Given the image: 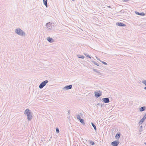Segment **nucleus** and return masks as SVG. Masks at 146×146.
<instances>
[{"instance_id": "1", "label": "nucleus", "mask_w": 146, "mask_h": 146, "mask_svg": "<svg viewBox=\"0 0 146 146\" xmlns=\"http://www.w3.org/2000/svg\"><path fill=\"white\" fill-rule=\"evenodd\" d=\"M15 33L19 35L23 36H25V32L19 28H18L15 29Z\"/></svg>"}, {"instance_id": "2", "label": "nucleus", "mask_w": 146, "mask_h": 146, "mask_svg": "<svg viewBox=\"0 0 146 146\" xmlns=\"http://www.w3.org/2000/svg\"><path fill=\"white\" fill-rule=\"evenodd\" d=\"M31 113V111L29 109H27L25 111L24 113L27 115L28 120L30 121L32 119V116Z\"/></svg>"}, {"instance_id": "3", "label": "nucleus", "mask_w": 146, "mask_h": 146, "mask_svg": "<svg viewBox=\"0 0 146 146\" xmlns=\"http://www.w3.org/2000/svg\"><path fill=\"white\" fill-rule=\"evenodd\" d=\"M47 80H45L42 82L39 85V87L40 89H42L44 86L48 82Z\"/></svg>"}, {"instance_id": "4", "label": "nucleus", "mask_w": 146, "mask_h": 146, "mask_svg": "<svg viewBox=\"0 0 146 146\" xmlns=\"http://www.w3.org/2000/svg\"><path fill=\"white\" fill-rule=\"evenodd\" d=\"M94 94L95 97L98 98L102 95V92L100 90H99L97 92H95Z\"/></svg>"}, {"instance_id": "5", "label": "nucleus", "mask_w": 146, "mask_h": 146, "mask_svg": "<svg viewBox=\"0 0 146 146\" xmlns=\"http://www.w3.org/2000/svg\"><path fill=\"white\" fill-rule=\"evenodd\" d=\"M119 143V142L118 140H115L111 143V145L112 146H117Z\"/></svg>"}, {"instance_id": "6", "label": "nucleus", "mask_w": 146, "mask_h": 146, "mask_svg": "<svg viewBox=\"0 0 146 146\" xmlns=\"http://www.w3.org/2000/svg\"><path fill=\"white\" fill-rule=\"evenodd\" d=\"M102 100L105 103H108L110 102L109 98H104L102 99Z\"/></svg>"}, {"instance_id": "7", "label": "nucleus", "mask_w": 146, "mask_h": 146, "mask_svg": "<svg viewBox=\"0 0 146 146\" xmlns=\"http://www.w3.org/2000/svg\"><path fill=\"white\" fill-rule=\"evenodd\" d=\"M72 85H69L66 86L64 88V89L65 90H69L71 89L72 88Z\"/></svg>"}, {"instance_id": "8", "label": "nucleus", "mask_w": 146, "mask_h": 146, "mask_svg": "<svg viewBox=\"0 0 146 146\" xmlns=\"http://www.w3.org/2000/svg\"><path fill=\"white\" fill-rule=\"evenodd\" d=\"M116 25L120 27H125L126 26L125 24L119 22L117 23Z\"/></svg>"}, {"instance_id": "9", "label": "nucleus", "mask_w": 146, "mask_h": 146, "mask_svg": "<svg viewBox=\"0 0 146 146\" xmlns=\"http://www.w3.org/2000/svg\"><path fill=\"white\" fill-rule=\"evenodd\" d=\"M46 39L50 42H54V40L49 37H47Z\"/></svg>"}, {"instance_id": "10", "label": "nucleus", "mask_w": 146, "mask_h": 146, "mask_svg": "<svg viewBox=\"0 0 146 146\" xmlns=\"http://www.w3.org/2000/svg\"><path fill=\"white\" fill-rule=\"evenodd\" d=\"M135 13L137 15H141V16H144L145 15V14L144 13H139L138 12L136 11Z\"/></svg>"}, {"instance_id": "11", "label": "nucleus", "mask_w": 146, "mask_h": 146, "mask_svg": "<svg viewBox=\"0 0 146 146\" xmlns=\"http://www.w3.org/2000/svg\"><path fill=\"white\" fill-rule=\"evenodd\" d=\"M52 24L50 22H49L46 24L47 28H49V29H50V26H52Z\"/></svg>"}, {"instance_id": "12", "label": "nucleus", "mask_w": 146, "mask_h": 146, "mask_svg": "<svg viewBox=\"0 0 146 146\" xmlns=\"http://www.w3.org/2000/svg\"><path fill=\"white\" fill-rule=\"evenodd\" d=\"M120 136V133H117L115 136V137L116 139H118L119 138Z\"/></svg>"}, {"instance_id": "13", "label": "nucleus", "mask_w": 146, "mask_h": 146, "mask_svg": "<svg viewBox=\"0 0 146 146\" xmlns=\"http://www.w3.org/2000/svg\"><path fill=\"white\" fill-rule=\"evenodd\" d=\"M146 108V107L145 106L141 107L139 108V111H142L145 110Z\"/></svg>"}, {"instance_id": "14", "label": "nucleus", "mask_w": 146, "mask_h": 146, "mask_svg": "<svg viewBox=\"0 0 146 146\" xmlns=\"http://www.w3.org/2000/svg\"><path fill=\"white\" fill-rule=\"evenodd\" d=\"M43 2L44 5L46 6V7H47L48 6L47 0H43Z\"/></svg>"}, {"instance_id": "15", "label": "nucleus", "mask_w": 146, "mask_h": 146, "mask_svg": "<svg viewBox=\"0 0 146 146\" xmlns=\"http://www.w3.org/2000/svg\"><path fill=\"white\" fill-rule=\"evenodd\" d=\"M91 125H92V126L93 127H94L95 131H96V130L97 129H96V125L93 123H91Z\"/></svg>"}, {"instance_id": "16", "label": "nucleus", "mask_w": 146, "mask_h": 146, "mask_svg": "<svg viewBox=\"0 0 146 146\" xmlns=\"http://www.w3.org/2000/svg\"><path fill=\"white\" fill-rule=\"evenodd\" d=\"M146 118V113L145 114L144 116L143 117V118L141 119V121H144L145 119Z\"/></svg>"}, {"instance_id": "17", "label": "nucleus", "mask_w": 146, "mask_h": 146, "mask_svg": "<svg viewBox=\"0 0 146 146\" xmlns=\"http://www.w3.org/2000/svg\"><path fill=\"white\" fill-rule=\"evenodd\" d=\"M79 120L80 122L84 124H85V123L84 122V120H83V119L81 118L80 119H79Z\"/></svg>"}, {"instance_id": "18", "label": "nucleus", "mask_w": 146, "mask_h": 146, "mask_svg": "<svg viewBox=\"0 0 146 146\" xmlns=\"http://www.w3.org/2000/svg\"><path fill=\"white\" fill-rule=\"evenodd\" d=\"M93 70L95 72L98 73L99 74H100V73L99 72L98 70H96V69H95L94 68H93Z\"/></svg>"}, {"instance_id": "19", "label": "nucleus", "mask_w": 146, "mask_h": 146, "mask_svg": "<svg viewBox=\"0 0 146 146\" xmlns=\"http://www.w3.org/2000/svg\"><path fill=\"white\" fill-rule=\"evenodd\" d=\"M76 117L78 119H81L80 116L79 115H76Z\"/></svg>"}, {"instance_id": "20", "label": "nucleus", "mask_w": 146, "mask_h": 146, "mask_svg": "<svg viewBox=\"0 0 146 146\" xmlns=\"http://www.w3.org/2000/svg\"><path fill=\"white\" fill-rule=\"evenodd\" d=\"M142 82L146 86V80H143L142 81Z\"/></svg>"}, {"instance_id": "21", "label": "nucleus", "mask_w": 146, "mask_h": 146, "mask_svg": "<svg viewBox=\"0 0 146 146\" xmlns=\"http://www.w3.org/2000/svg\"><path fill=\"white\" fill-rule=\"evenodd\" d=\"M78 57L79 58H81L82 59H83L84 57L83 56H82L80 55H78Z\"/></svg>"}, {"instance_id": "22", "label": "nucleus", "mask_w": 146, "mask_h": 146, "mask_svg": "<svg viewBox=\"0 0 146 146\" xmlns=\"http://www.w3.org/2000/svg\"><path fill=\"white\" fill-rule=\"evenodd\" d=\"M92 62L95 64L96 65H97V66H98L99 65L96 62L94 61H92Z\"/></svg>"}, {"instance_id": "23", "label": "nucleus", "mask_w": 146, "mask_h": 146, "mask_svg": "<svg viewBox=\"0 0 146 146\" xmlns=\"http://www.w3.org/2000/svg\"><path fill=\"white\" fill-rule=\"evenodd\" d=\"M84 54L88 57L90 58H91V57H90V56H89V55L87 53H86V54Z\"/></svg>"}, {"instance_id": "24", "label": "nucleus", "mask_w": 146, "mask_h": 146, "mask_svg": "<svg viewBox=\"0 0 146 146\" xmlns=\"http://www.w3.org/2000/svg\"><path fill=\"white\" fill-rule=\"evenodd\" d=\"M56 131L57 132V133H59V130L58 128H56Z\"/></svg>"}, {"instance_id": "25", "label": "nucleus", "mask_w": 146, "mask_h": 146, "mask_svg": "<svg viewBox=\"0 0 146 146\" xmlns=\"http://www.w3.org/2000/svg\"><path fill=\"white\" fill-rule=\"evenodd\" d=\"M90 143L92 145H94L95 143L94 141H91L90 142Z\"/></svg>"}, {"instance_id": "26", "label": "nucleus", "mask_w": 146, "mask_h": 146, "mask_svg": "<svg viewBox=\"0 0 146 146\" xmlns=\"http://www.w3.org/2000/svg\"><path fill=\"white\" fill-rule=\"evenodd\" d=\"M101 62H102L104 64H105V65H107V63L106 62L104 61H101Z\"/></svg>"}, {"instance_id": "27", "label": "nucleus", "mask_w": 146, "mask_h": 146, "mask_svg": "<svg viewBox=\"0 0 146 146\" xmlns=\"http://www.w3.org/2000/svg\"><path fill=\"white\" fill-rule=\"evenodd\" d=\"M143 121H141V120L139 122V123L140 124H141L143 122Z\"/></svg>"}, {"instance_id": "28", "label": "nucleus", "mask_w": 146, "mask_h": 146, "mask_svg": "<svg viewBox=\"0 0 146 146\" xmlns=\"http://www.w3.org/2000/svg\"><path fill=\"white\" fill-rule=\"evenodd\" d=\"M96 58H97V59L98 60H99V61H100V62H101V61L100 60V58H97V57H96Z\"/></svg>"}, {"instance_id": "29", "label": "nucleus", "mask_w": 146, "mask_h": 146, "mask_svg": "<svg viewBox=\"0 0 146 146\" xmlns=\"http://www.w3.org/2000/svg\"><path fill=\"white\" fill-rule=\"evenodd\" d=\"M70 113V111L69 110L68 112V114H69Z\"/></svg>"}, {"instance_id": "30", "label": "nucleus", "mask_w": 146, "mask_h": 146, "mask_svg": "<svg viewBox=\"0 0 146 146\" xmlns=\"http://www.w3.org/2000/svg\"><path fill=\"white\" fill-rule=\"evenodd\" d=\"M107 7L108 8H110L111 7L110 6H107Z\"/></svg>"}, {"instance_id": "31", "label": "nucleus", "mask_w": 146, "mask_h": 146, "mask_svg": "<svg viewBox=\"0 0 146 146\" xmlns=\"http://www.w3.org/2000/svg\"><path fill=\"white\" fill-rule=\"evenodd\" d=\"M144 89L145 90H146V87H145L144 88Z\"/></svg>"}, {"instance_id": "32", "label": "nucleus", "mask_w": 146, "mask_h": 146, "mask_svg": "<svg viewBox=\"0 0 146 146\" xmlns=\"http://www.w3.org/2000/svg\"><path fill=\"white\" fill-rule=\"evenodd\" d=\"M100 105V104H97L98 105Z\"/></svg>"}, {"instance_id": "33", "label": "nucleus", "mask_w": 146, "mask_h": 146, "mask_svg": "<svg viewBox=\"0 0 146 146\" xmlns=\"http://www.w3.org/2000/svg\"><path fill=\"white\" fill-rule=\"evenodd\" d=\"M144 144L145 145H146V143H144Z\"/></svg>"}, {"instance_id": "34", "label": "nucleus", "mask_w": 146, "mask_h": 146, "mask_svg": "<svg viewBox=\"0 0 146 146\" xmlns=\"http://www.w3.org/2000/svg\"><path fill=\"white\" fill-rule=\"evenodd\" d=\"M72 1H74V0H72Z\"/></svg>"}, {"instance_id": "35", "label": "nucleus", "mask_w": 146, "mask_h": 146, "mask_svg": "<svg viewBox=\"0 0 146 146\" xmlns=\"http://www.w3.org/2000/svg\"><path fill=\"white\" fill-rule=\"evenodd\" d=\"M101 106H102V105L101 104Z\"/></svg>"}, {"instance_id": "36", "label": "nucleus", "mask_w": 146, "mask_h": 146, "mask_svg": "<svg viewBox=\"0 0 146 146\" xmlns=\"http://www.w3.org/2000/svg\"><path fill=\"white\" fill-rule=\"evenodd\" d=\"M142 126H141V127H142Z\"/></svg>"}, {"instance_id": "37", "label": "nucleus", "mask_w": 146, "mask_h": 146, "mask_svg": "<svg viewBox=\"0 0 146 146\" xmlns=\"http://www.w3.org/2000/svg\"><path fill=\"white\" fill-rule=\"evenodd\" d=\"M142 126H141V127H142Z\"/></svg>"}]
</instances>
